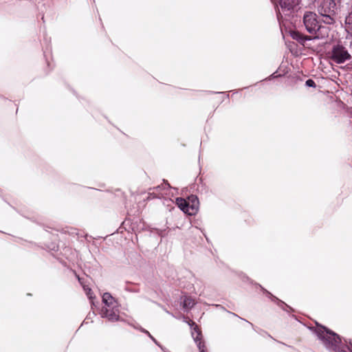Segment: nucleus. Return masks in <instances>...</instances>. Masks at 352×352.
<instances>
[{"label": "nucleus", "instance_id": "4468645a", "mask_svg": "<svg viewBox=\"0 0 352 352\" xmlns=\"http://www.w3.org/2000/svg\"><path fill=\"white\" fill-rule=\"evenodd\" d=\"M84 289L85 290L86 294H87V295L88 296V297H89V298H92L93 297H92V292H91V289H89V288H86L85 287H84Z\"/></svg>", "mask_w": 352, "mask_h": 352}, {"label": "nucleus", "instance_id": "ddd939ff", "mask_svg": "<svg viewBox=\"0 0 352 352\" xmlns=\"http://www.w3.org/2000/svg\"><path fill=\"white\" fill-rule=\"evenodd\" d=\"M142 332H144V333H146V334L149 336V338H151V340H153V341L156 344L159 345V344L157 343V342L156 341V340H155V338H154L151 335V333H150L148 331L144 330V329H142Z\"/></svg>", "mask_w": 352, "mask_h": 352}, {"label": "nucleus", "instance_id": "1a4fd4ad", "mask_svg": "<svg viewBox=\"0 0 352 352\" xmlns=\"http://www.w3.org/2000/svg\"><path fill=\"white\" fill-rule=\"evenodd\" d=\"M317 30L313 34H316L317 38H324L328 37L329 33V28L319 23Z\"/></svg>", "mask_w": 352, "mask_h": 352}, {"label": "nucleus", "instance_id": "0eeeda50", "mask_svg": "<svg viewBox=\"0 0 352 352\" xmlns=\"http://www.w3.org/2000/svg\"><path fill=\"white\" fill-rule=\"evenodd\" d=\"M279 5L278 9V16L283 14L287 15L295 6H296L299 0H276Z\"/></svg>", "mask_w": 352, "mask_h": 352}, {"label": "nucleus", "instance_id": "7ed1b4c3", "mask_svg": "<svg viewBox=\"0 0 352 352\" xmlns=\"http://www.w3.org/2000/svg\"><path fill=\"white\" fill-rule=\"evenodd\" d=\"M175 204L181 210L190 216L195 215L199 210V201L195 195H190L187 199L177 197Z\"/></svg>", "mask_w": 352, "mask_h": 352}, {"label": "nucleus", "instance_id": "20e7f679", "mask_svg": "<svg viewBox=\"0 0 352 352\" xmlns=\"http://www.w3.org/2000/svg\"><path fill=\"white\" fill-rule=\"evenodd\" d=\"M330 58L337 64H342L352 60V56L348 50L342 45L337 44L332 47Z\"/></svg>", "mask_w": 352, "mask_h": 352}, {"label": "nucleus", "instance_id": "f03ea898", "mask_svg": "<svg viewBox=\"0 0 352 352\" xmlns=\"http://www.w3.org/2000/svg\"><path fill=\"white\" fill-rule=\"evenodd\" d=\"M102 300L104 304L101 309L102 317L106 318L111 322L118 320L119 305L116 299L109 293L107 292L102 295Z\"/></svg>", "mask_w": 352, "mask_h": 352}, {"label": "nucleus", "instance_id": "423d86ee", "mask_svg": "<svg viewBox=\"0 0 352 352\" xmlns=\"http://www.w3.org/2000/svg\"><path fill=\"white\" fill-rule=\"evenodd\" d=\"M188 323L191 327V335L195 342L197 344L199 352H207L205 343L202 341L201 333L199 331L197 325H196L195 323L192 321L188 322Z\"/></svg>", "mask_w": 352, "mask_h": 352}, {"label": "nucleus", "instance_id": "6e6552de", "mask_svg": "<svg viewBox=\"0 0 352 352\" xmlns=\"http://www.w3.org/2000/svg\"><path fill=\"white\" fill-rule=\"evenodd\" d=\"M336 4L334 0H323L318 8L319 13L327 17L334 13Z\"/></svg>", "mask_w": 352, "mask_h": 352}, {"label": "nucleus", "instance_id": "39448f33", "mask_svg": "<svg viewBox=\"0 0 352 352\" xmlns=\"http://www.w3.org/2000/svg\"><path fill=\"white\" fill-rule=\"evenodd\" d=\"M303 23L307 32L313 34L316 31L320 22L315 12L306 11L303 14Z\"/></svg>", "mask_w": 352, "mask_h": 352}, {"label": "nucleus", "instance_id": "f8f14e48", "mask_svg": "<svg viewBox=\"0 0 352 352\" xmlns=\"http://www.w3.org/2000/svg\"><path fill=\"white\" fill-rule=\"evenodd\" d=\"M306 85L308 86V87H316V83L315 82L311 80V79H309L306 81L305 82Z\"/></svg>", "mask_w": 352, "mask_h": 352}, {"label": "nucleus", "instance_id": "9d476101", "mask_svg": "<svg viewBox=\"0 0 352 352\" xmlns=\"http://www.w3.org/2000/svg\"><path fill=\"white\" fill-rule=\"evenodd\" d=\"M345 30L352 37V11L345 18Z\"/></svg>", "mask_w": 352, "mask_h": 352}, {"label": "nucleus", "instance_id": "9b49d317", "mask_svg": "<svg viewBox=\"0 0 352 352\" xmlns=\"http://www.w3.org/2000/svg\"><path fill=\"white\" fill-rule=\"evenodd\" d=\"M183 307L186 309H191L195 305V300L190 296H184L182 300Z\"/></svg>", "mask_w": 352, "mask_h": 352}, {"label": "nucleus", "instance_id": "f257e3e1", "mask_svg": "<svg viewBox=\"0 0 352 352\" xmlns=\"http://www.w3.org/2000/svg\"><path fill=\"white\" fill-rule=\"evenodd\" d=\"M315 333L326 349L333 352L339 351L341 340L336 333L322 326L317 327Z\"/></svg>", "mask_w": 352, "mask_h": 352}]
</instances>
